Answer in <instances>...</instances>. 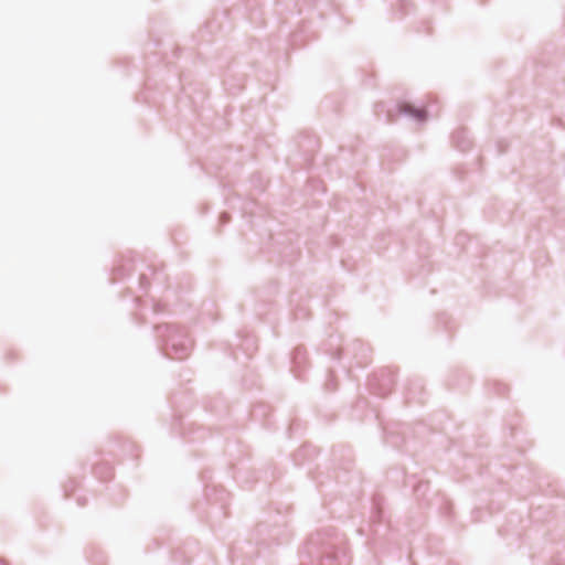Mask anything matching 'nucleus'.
<instances>
[{
    "instance_id": "1",
    "label": "nucleus",
    "mask_w": 565,
    "mask_h": 565,
    "mask_svg": "<svg viewBox=\"0 0 565 565\" xmlns=\"http://www.w3.org/2000/svg\"><path fill=\"white\" fill-rule=\"evenodd\" d=\"M405 111H407L409 114H413L414 116H416L419 119H424L425 118V113L423 110H414L412 107L407 106L405 108Z\"/></svg>"
}]
</instances>
